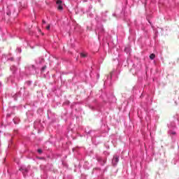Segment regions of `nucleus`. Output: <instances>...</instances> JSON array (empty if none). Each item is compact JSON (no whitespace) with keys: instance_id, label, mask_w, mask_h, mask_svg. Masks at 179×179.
Listing matches in <instances>:
<instances>
[{"instance_id":"20e7f679","label":"nucleus","mask_w":179,"mask_h":179,"mask_svg":"<svg viewBox=\"0 0 179 179\" xmlns=\"http://www.w3.org/2000/svg\"><path fill=\"white\" fill-rule=\"evenodd\" d=\"M117 71L115 70H113L110 73V76L108 77L107 80L104 82V85H111V79H114V78L117 77Z\"/></svg>"},{"instance_id":"4be33fe9","label":"nucleus","mask_w":179,"mask_h":179,"mask_svg":"<svg viewBox=\"0 0 179 179\" xmlns=\"http://www.w3.org/2000/svg\"><path fill=\"white\" fill-rule=\"evenodd\" d=\"M50 28H51V26L50 25H48L46 27V30H50Z\"/></svg>"},{"instance_id":"393cba45","label":"nucleus","mask_w":179,"mask_h":179,"mask_svg":"<svg viewBox=\"0 0 179 179\" xmlns=\"http://www.w3.org/2000/svg\"><path fill=\"white\" fill-rule=\"evenodd\" d=\"M42 23H43V24H45V20H43L42 21Z\"/></svg>"},{"instance_id":"b1692460","label":"nucleus","mask_w":179,"mask_h":179,"mask_svg":"<svg viewBox=\"0 0 179 179\" xmlns=\"http://www.w3.org/2000/svg\"><path fill=\"white\" fill-rule=\"evenodd\" d=\"M94 170H100V169H99V168H95V169H94V171H93L92 173H94Z\"/></svg>"},{"instance_id":"4468645a","label":"nucleus","mask_w":179,"mask_h":179,"mask_svg":"<svg viewBox=\"0 0 179 179\" xmlns=\"http://www.w3.org/2000/svg\"><path fill=\"white\" fill-rule=\"evenodd\" d=\"M16 52L20 54V52H22V48L17 47L16 49Z\"/></svg>"},{"instance_id":"ddd939ff","label":"nucleus","mask_w":179,"mask_h":179,"mask_svg":"<svg viewBox=\"0 0 179 179\" xmlns=\"http://www.w3.org/2000/svg\"><path fill=\"white\" fill-rule=\"evenodd\" d=\"M155 57H156V55L153 53L150 55V59H155Z\"/></svg>"},{"instance_id":"6e6552de","label":"nucleus","mask_w":179,"mask_h":179,"mask_svg":"<svg viewBox=\"0 0 179 179\" xmlns=\"http://www.w3.org/2000/svg\"><path fill=\"white\" fill-rule=\"evenodd\" d=\"M120 162V156L118 155H114L112 163L113 166H117V163Z\"/></svg>"},{"instance_id":"473e14b6","label":"nucleus","mask_w":179,"mask_h":179,"mask_svg":"<svg viewBox=\"0 0 179 179\" xmlns=\"http://www.w3.org/2000/svg\"><path fill=\"white\" fill-rule=\"evenodd\" d=\"M113 16H115V14H113Z\"/></svg>"},{"instance_id":"5701e85b","label":"nucleus","mask_w":179,"mask_h":179,"mask_svg":"<svg viewBox=\"0 0 179 179\" xmlns=\"http://www.w3.org/2000/svg\"><path fill=\"white\" fill-rule=\"evenodd\" d=\"M1 89H2V83L0 82V92H1Z\"/></svg>"},{"instance_id":"9b49d317","label":"nucleus","mask_w":179,"mask_h":179,"mask_svg":"<svg viewBox=\"0 0 179 179\" xmlns=\"http://www.w3.org/2000/svg\"><path fill=\"white\" fill-rule=\"evenodd\" d=\"M45 69H47V66H43L41 69V73L42 75H44V71H45Z\"/></svg>"},{"instance_id":"58836bf2","label":"nucleus","mask_w":179,"mask_h":179,"mask_svg":"<svg viewBox=\"0 0 179 179\" xmlns=\"http://www.w3.org/2000/svg\"><path fill=\"white\" fill-rule=\"evenodd\" d=\"M92 139H93V137H92Z\"/></svg>"},{"instance_id":"c9c22d12","label":"nucleus","mask_w":179,"mask_h":179,"mask_svg":"<svg viewBox=\"0 0 179 179\" xmlns=\"http://www.w3.org/2000/svg\"><path fill=\"white\" fill-rule=\"evenodd\" d=\"M22 88H21V90H20V92H22Z\"/></svg>"},{"instance_id":"1a4fd4ad","label":"nucleus","mask_w":179,"mask_h":179,"mask_svg":"<svg viewBox=\"0 0 179 179\" xmlns=\"http://www.w3.org/2000/svg\"><path fill=\"white\" fill-rule=\"evenodd\" d=\"M97 161L101 166H104L107 162V159L106 158L97 157Z\"/></svg>"},{"instance_id":"bb28decb","label":"nucleus","mask_w":179,"mask_h":179,"mask_svg":"<svg viewBox=\"0 0 179 179\" xmlns=\"http://www.w3.org/2000/svg\"><path fill=\"white\" fill-rule=\"evenodd\" d=\"M14 123L15 124H17V122H16V121H15V119H13Z\"/></svg>"},{"instance_id":"a878e982","label":"nucleus","mask_w":179,"mask_h":179,"mask_svg":"<svg viewBox=\"0 0 179 179\" xmlns=\"http://www.w3.org/2000/svg\"><path fill=\"white\" fill-rule=\"evenodd\" d=\"M141 179H146L145 177H143V176H141Z\"/></svg>"},{"instance_id":"e433bc0d","label":"nucleus","mask_w":179,"mask_h":179,"mask_svg":"<svg viewBox=\"0 0 179 179\" xmlns=\"http://www.w3.org/2000/svg\"><path fill=\"white\" fill-rule=\"evenodd\" d=\"M31 48H34V47H31Z\"/></svg>"},{"instance_id":"9d476101","label":"nucleus","mask_w":179,"mask_h":179,"mask_svg":"<svg viewBox=\"0 0 179 179\" xmlns=\"http://www.w3.org/2000/svg\"><path fill=\"white\" fill-rule=\"evenodd\" d=\"M56 3L59 10H62V9H64V7L62 6V1L61 0H57Z\"/></svg>"},{"instance_id":"f3484780","label":"nucleus","mask_w":179,"mask_h":179,"mask_svg":"<svg viewBox=\"0 0 179 179\" xmlns=\"http://www.w3.org/2000/svg\"><path fill=\"white\" fill-rule=\"evenodd\" d=\"M31 83H32L31 81H27V82H26L27 86H30V85H31Z\"/></svg>"},{"instance_id":"7c9ffc66","label":"nucleus","mask_w":179,"mask_h":179,"mask_svg":"<svg viewBox=\"0 0 179 179\" xmlns=\"http://www.w3.org/2000/svg\"><path fill=\"white\" fill-rule=\"evenodd\" d=\"M150 113H152V111L148 112V114H150Z\"/></svg>"},{"instance_id":"4c0bfd02","label":"nucleus","mask_w":179,"mask_h":179,"mask_svg":"<svg viewBox=\"0 0 179 179\" xmlns=\"http://www.w3.org/2000/svg\"><path fill=\"white\" fill-rule=\"evenodd\" d=\"M86 169H89V167H87Z\"/></svg>"},{"instance_id":"f704fd0d","label":"nucleus","mask_w":179,"mask_h":179,"mask_svg":"<svg viewBox=\"0 0 179 179\" xmlns=\"http://www.w3.org/2000/svg\"><path fill=\"white\" fill-rule=\"evenodd\" d=\"M7 117H9V114L7 115Z\"/></svg>"},{"instance_id":"0eeeda50","label":"nucleus","mask_w":179,"mask_h":179,"mask_svg":"<svg viewBox=\"0 0 179 179\" xmlns=\"http://www.w3.org/2000/svg\"><path fill=\"white\" fill-rule=\"evenodd\" d=\"M20 171H22L24 177H26V174L29 173V169H27L26 166H21L20 168Z\"/></svg>"},{"instance_id":"412c9836","label":"nucleus","mask_w":179,"mask_h":179,"mask_svg":"<svg viewBox=\"0 0 179 179\" xmlns=\"http://www.w3.org/2000/svg\"><path fill=\"white\" fill-rule=\"evenodd\" d=\"M13 97H14V100H17V94H15L14 96H13Z\"/></svg>"},{"instance_id":"c85d7f7f","label":"nucleus","mask_w":179,"mask_h":179,"mask_svg":"<svg viewBox=\"0 0 179 179\" xmlns=\"http://www.w3.org/2000/svg\"><path fill=\"white\" fill-rule=\"evenodd\" d=\"M94 1L95 2H96V1H98V2H100L101 0H94Z\"/></svg>"},{"instance_id":"cd10ccee","label":"nucleus","mask_w":179,"mask_h":179,"mask_svg":"<svg viewBox=\"0 0 179 179\" xmlns=\"http://www.w3.org/2000/svg\"><path fill=\"white\" fill-rule=\"evenodd\" d=\"M38 159H40V160H42V159H43V157H38Z\"/></svg>"},{"instance_id":"f03ea898","label":"nucleus","mask_w":179,"mask_h":179,"mask_svg":"<svg viewBox=\"0 0 179 179\" xmlns=\"http://www.w3.org/2000/svg\"><path fill=\"white\" fill-rule=\"evenodd\" d=\"M13 75L8 78V83H17L19 82V74L17 73V68L15 66H11L10 68Z\"/></svg>"},{"instance_id":"aec40b11","label":"nucleus","mask_w":179,"mask_h":179,"mask_svg":"<svg viewBox=\"0 0 179 179\" xmlns=\"http://www.w3.org/2000/svg\"><path fill=\"white\" fill-rule=\"evenodd\" d=\"M38 153H39V154L43 153V150L42 149H38Z\"/></svg>"},{"instance_id":"423d86ee","label":"nucleus","mask_w":179,"mask_h":179,"mask_svg":"<svg viewBox=\"0 0 179 179\" xmlns=\"http://www.w3.org/2000/svg\"><path fill=\"white\" fill-rule=\"evenodd\" d=\"M96 33L99 34V37H101L103 33H104V28L103 27V25H100L99 27L96 29Z\"/></svg>"},{"instance_id":"2f4dec72","label":"nucleus","mask_w":179,"mask_h":179,"mask_svg":"<svg viewBox=\"0 0 179 179\" xmlns=\"http://www.w3.org/2000/svg\"><path fill=\"white\" fill-rule=\"evenodd\" d=\"M145 178H148V175H145Z\"/></svg>"},{"instance_id":"f8f14e48","label":"nucleus","mask_w":179,"mask_h":179,"mask_svg":"<svg viewBox=\"0 0 179 179\" xmlns=\"http://www.w3.org/2000/svg\"><path fill=\"white\" fill-rule=\"evenodd\" d=\"M80 55L81 58H86V57H87V53H86V52H81Z\"/></svg>"},{"instance_id":"6ab92c4d","label":"nucleus","mask_w":179,"mask_h":179,"mask_svg":"<svg viewBox=\"0 0 179 179\" xmlns=\"http://www.w3.org/2000/svg\"><path fill=\"white\" fill-rule=\"evenodd\" d=\"M10 10H7V12H6V15H8V16H10Z\"/></svg>"},{"instance_id":"72a5a7b5","label":"nucleus","mask_w":179,"mask_h":179,"mask_svg":"<svg viewBox=\"0 0 179 179\" xmlns=\"http://www.w3.org/2000/svg\"><path fill=\"white\" fill-rule=\"evenodd\" d=\"M90 17H92V15L90 14Z\"/></svg>"},{"instance_id":"a211bd4d","label":"nucleus","mask_w":179,"mask_h":179,"mask_svg":"<svg viewBox=\"0 0 179 179\" xmlns=\"http://www.w3.org/2000/svg\"><path fill=\"white\" fill-rule=\"evenodd\" d=\"M38 124V121H36L35 122H34V128H37V124Z\"/></svg>"},{"instance_id":"f257e3e1","label":"nucleus","mask_w":179,"mask_h":179,"mask_svg":"<svg viewBox=\"0 0 179 179\" xmlns=\"http://www.w3.org/2000/svg\"><path fill=\"white\" fill-rule=\"evenodd\" d=\"M37 73V69L36 66L33 64H28L25 66L24 71L20 73L22 78H26V76H31V75H36Z\"/></svg>"},{"instance_id":"dca6fc26","label":"nucleus","mask_w":179,"mask_h":179,"mask_svg":"<svg viewBox=\"0 0 179 179\" xmlns=\"http://www.w3.org/2000/svg\"><path fill=\"white\" fill-rule=\"evenodd\" d=\"M129 48H124V51H125V52H127V54H128V52H129Z\"/></svg>"},{"instance_id":"39448f33","label":"nucleus","mask_w":179,"mask_h":179,"mask_svg":"<svg viewBox=\"0 0 179 179\" xmlns=\"http://www.w3.org/2000/svg\"><path fill=\"white\" fill-rule=\"evenodd\" d=\"M8 61H13V57H10L9 55H3L1 56V62L6 64Z\"/></svg>"},{"instance_id":"c756f323","label":"nucleus","mask_w":179,"mask_h":179,"mask_svg":"<svg viewBox=\"0 0 179 179\" xmlns=\"http://www.w3.org/2000/svg\"><path fill=\"white\" fill-rule=\"evenodd\" d=\"M86 164H87V162H85V164L84 166H86Z\"/></svg>"},{"instance_id":"2eb2a0df","label":"nucleus","mask_w":179,"mask_h":179,"mask_svg":"<svg viewBox=\"0 0 179 179\" xmlns=\"http://www.w3.org/2000/svg\"><path fill=\"white\" fill-rule=\"evenodd\" d=\"M94 131H86V134H87V135H92V134H93Z\"/></svg>"},{"instance_id":"7ed1b4c3","label":"nucleus","mask_w":179,"mask_h":179,"mask_svg":"<svg viewBox=\"0 0 179 179\" xmlns=\"http://www.w3.org/2000/svg\"><path fill=\"white\" fill-rule=\"evenodd\" d=\"M168 127L169 128V131H168V134L172 139H174V138H176V135L177 134V133H176L175 131H173V129H176V123L174 122H172L168 124Z\"/></svg>"}]
</instances>
